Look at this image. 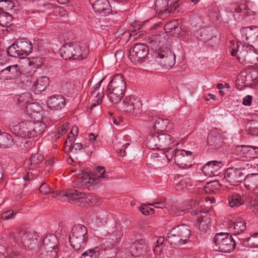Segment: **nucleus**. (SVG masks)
<instances>
[{
  "label": "nucleus",
  "mask_w": 258,
  "mask_h": 258,
  "mask_svg": "<svg viewBox=\"0 0 258 258\" xmlns=\"http://www.w3.org/2000/svg\"><path fill=\"white\" fill-rule=\"evenodd\" d=\"M165 35L164 33L152 36V43L153 44L157 45V47H160L165 42Z\"/></svg>",
  "instance_id": "nucleus-42"
},
{
  "label": "nucleus",
  "mask_w": 258,
  "mask_h": 258,
  "mask_svg": "<svg viewBox=\"0 0 258 258\" xmlns=\"http://www.w3.org/2000/svg\"><path fill=\"white\" fill-rule=\"evenodd\" d=\"M243 200H245V204H250V207L252 205L255 204L258 202L254 195H243Z\"/></svg>",
  "instance_id": "nucleus-47"
},
{
  "label": "nucleus",
  "mask_w": 258,
  "mask_h": 258,
  "mask_svg": "<svg viewBox=\"0 0 258 258\" xmlns=\"http://www.w3.org/2000/svg\"><path fill=\"white\" fill-rule=\"evenodd\" d=\"M149 206H150L149 204H143L141 205L140 210L143 214L145 215H148L155 213L154 209L153 208H150Z\"/></svg>",
  "instance_id": "nucleus-44"
},
{
  "label": "nucleus",
  "mask_w": 258,
  "mask_h": 258,
  "mask_svg": "<svg viewBox=\"0 0 258 258\" xmlns=\"http://www.w3.org/2000/svg\"><path fill=\"white\" fill-rule=\"evenodd\" d=\"M13 20L12 16L7 12L0 13V25L4 27L10 26Z\"/></svg>",
  "instance_id": "nucleus-38"
},
{
  "label": "nucleus",
  "mask_w": 258,
  "mask_h": 258,
  "mask_svg": "<svg viewBox=\"0 0 258 258\" xmlns=\"http://www.w3.org/2000/svg\"><path fill=\"white\" fill-rule=\"evenodd\" d=\"M104 79L100 80L95 86L91 89V94L93 97L96 98L95 102L92 103L91 107H94L100 104L104 96L103 88L100 89V86Z\"/></svg>",
  "instance_id": "nucleus-23"
},
{
  "label": "nucleus",
  "mask_w": 258,
  "mask_h": 258,
  "mask_svg": "<svg viewBox=\"0 0 258 258\" xmlns=\"http://www.w3.org/2000/svg\"><path fill=\"white\" fill-rule=\"evenodd\" d=\"M164 154L168 161L173 159L175 164L181 168H188L192 165V154L190 151L169 149L165 150Z\"/></svg>",
  "instance_id": "nucleus-2"
},
{
  "label": "nucleus",
  "mask_w": 258,
  "mask_h": 258,
  "mask_svg": "<svg viewBox=\"0 0 258 258\" xmlns=\"http://www.w3.org/2000/svg\"><path fill=\"white\" fill-rule=\"evenodd\" d=\"M229 205L231 208L238 207L245 204L243 195L234 194L228 198Z\"/></svg>",
  "instance_id": "nucleus-33"
},
{
  "label": "nucleus",
  "mask_w": 258,
  "mask_h": 258,
  "mask_svg": "<svg viewBox=\"0 0 258 258\" xmlns=\"http://www.w3.org/2000/svg\"><path fill=\"white\" fill-rule=\"evenodd\" d=\"M235 154L242 160H250L258 157V148L254 146L240 145L235 149Z\"/></svg>",
  "instance_id": "nucleus-9"
},
{
  "label": "nucleus",
  "mask_w": 258,
  "mask_h": 258,
  "mask_svg": "<svg viewBox=\"0 0 258 258\" xmlns=\"http://www.w3.org/2000/svg\"><path fill=\"white\" fill-rule=\"evenodd\" d=\"M149 205L153 206L155 208L162 209L165 207V204L164 202H155L153 203L149 204Z\"/></svg>",
  "instance_id": "nucleus-54"
},
{
  "label": "nucleus",
  "mask_w": 258,
  "mask_h": 258,
  "mask_svg": "<svg viewBox=\"0 0 258 258\" xmlns=\"http://www.w3.org/2000/svg\"><path fill=\"white\" fill-rule=\"evenodd\" d=\"M61 196L67 197L69 202L79 206H83L85 203L89 202L92 205L95 204L94 201L95 196L91 195L87 196L85 193L76 189L69 190L65 194L62 195Z\"/></svg>",
  "instance_id": "nucleus-8"
},
{
  "label": "nucleus",
  "mask_w": 258,
  "mask_h": 258,
  "mask_svg": "<svg viewBox=\"0 0 258 258\" xmlns=\"http://www.w3.org/2000/svg\"><path fill=\"white\" fill-rule=\"evenodd\" d=\"M81 258H100V252L97 247L87 250L81 256Z\"/></svg>",
  "instance_id": "nucleus-40"
},
{
  "label": "nucleus",
  "mask_w": 258,
  "mask_h": 258,
  "mask_svg": "<svg viewBox=\"0 0 258 258\" xmlns=\"http://www.w3.org/2000/svg\"><path fill=\"white\" fill-rule=\"evenodd\" d=\"M252 102V97L247 95L243 99V104L246 106H250Z\"/></svg>",
  "instance_id": "nucleus-53"
},
{
  "label": "nucleus",
  "mask_w": 258,
  "mask_h": 258,
  "mask_svg": "<svg viewBox=\"0 0 258 258\" xmlns=\"http://www.w3.org/2000/svg\"><path fill=\"white\" fill-rule=\"evenodd\" d=\"M241 39L247 43H253L258 46V27H244L240 30Z\"/></svg>",
  "instance_id": "nucleus-12"
},
{
  "label": "nucleus",
  "mask_w": 258,
  "mask_h": 258,
  "mask_svg": "<svg viewBox=\"0 0 258 258\" xmlns=\"http://www.w3.org/2000/svg\"><path fill=\"white\" fill-rule=\"evenodd\" d=\"M170 125L169 120L157 118L154 119L153 127L155 131L162 132L166 130Z\"/></svg>",
  "instance_id": "nucleus-35"
},
{
  "label": "nucleus",
  "mask_w": 258,
  "mask_h": 258,
  "mask_svg": "<svg viewBox=\"0 0 258 258\" xmlns=\"http://www.w3.org/2000/svg\"><path fill=\"white\" fill-rule=\"evenodd\" d=\"M149 51L147 45L140 43L135 45L132 50L129 51L130 59L134 62L139 61L141 59L146 57Z\"/></svg>",
  "instance_id": "nucleus-14"
},
{
  "label": "nucleus",
  "mask_w": 258,
  "mask_h": 258,
  "mask_svg": "<svg viewBox=\"0 0 258 258\" xmlns=\"http://www.w3.org/2000/svg\"><path fill=\"white\" fill-rule=\"evenodd\" d=\"M162 249V245L156 244V245L155 246V248L153 249V251L156 254H160L161 252Z\"/></svg>",
  "instance_id": "nucleus-58"
},
{
  "label": "nucleus",
  "mask_w": 258,
  "mask_h": 258,
  "mask_svg": "<svg viewBox=\"0 0 258 258\" xmlns=\"http://www.w3.org/2000/svg\"><path fill=\"white\" fill-rule=\"evenodd\" d=\"M128 137L122 136L121 134H118L116 137V139L114 142L115 146L117 149L120 151V155L121 156H124L126 154L125 149L127 146L130 145L129 143H125Z\"/></svg>",
  "instance_id": "nucleus-26"
},
{
  "label": "nucleus",
  "mask_w": 258,
  "mask_h": 258,
  "mask_svg": "<svg viewBox=\"0 0 258 258\" xmlns=\"http://www.w3.org/2000/svg\"><path fill=\"white\" fill-rule=\"evenodd\" d=\"M244 184L248 190L258 192V173H253L245 176Z\"/></svg>",
  "instance_id": "nucleus-21"
},
{
  "label": "nucleus",
  "mask_w": 258,
  "mask_h": 258,
  "mask_svg": "<svg viewBox=\"0 0 258 258\" xmlns=\"http://www.w3.org/2000/svg\"><path fill=\"white\" fill-rule=\"evenodd\" d=\"M70 236L88 238L87 229L84 225L81 224L77 225L72 228Z\"/></svg>",
  "instance_id": "nucleus-32"
},
{
  "label": "nucleus",
  "mask_w": 258,
  "mask_h": 258,
  "mask_svg": "<svg viewBox=\"0 0 258 258\" xmlns=\"http://www.w3.org/2000/svg\"><path fill=\"white\" fill-rule=\"evenodd\" d=\"M126 89V83L122 75H115L109 85L108 97L112 103L117 104L121 100Z\"/></svg>",
  "instance_id": "nucleus-3"
},
{
  "label": "nucleus",
  "mask_w": 258,
  "mask_h": 258,
  "mask_svg": "<svg viewBox=\"0 0 258 258\" xmlns=\"http://www.w3.org/2000/svg\"><path fill=\"white\" fill-rule=\"evenodd\" d=\"M200 203L199 200H194L190 202V208H197L198 207Z\"/></svg>",
  "instance_id": "nucleus-60"
},
{
  "label": "nucleus",
  "mask_w": 258,
  "mask_h": 258,
  "mask_svg": "<svg viewBox=\"0 0 258 258\" xmlns=\"http://www.w3.org/2000/svg\"><path fill=\"white\" fill-rule=\"evenodd\" d=\"M68 124L67 122L64 123L58 128L57 133L58 136L57 137V138H59L60 136L64 134L67 132L68 129Z\"/></svg>",
  "instance_id": "nucleus-52"
},
{
  "label": "nucleus",
  "mask_w": 258,
  "mask_h": 258,
  "mask_svg": "<svg viewBox=\"0 0 258 258\" xmlns=\"http://www.w3.org/2000/svg\"><path fill=\"white\" fill-rule=\"evenodd\" d=\"M16 213L12 210H9L4 212L1 215V218L3 220H8L12 219Z\"/></svg>",
  "instance_id": "nucleus-50"
},
{
  "label": "nucleus",
  "mask_w": 258,
  "mask_h": 258,
  "mask_svg": "<svg viewBox=\"0 0 258 258\" xmlns=\"http://www.w3.org/2000/svg\"><path fill=\"white\" fill-rule=\"evenodd\" d=\"M74 59L82 60L86 58L89 50L87 46L85 44L79 45L75 44Z\"/></svg>",
  "instance_id": "nucleus-29"
},
{
  "label": "nucleus",
  "mask_w": 258,
  "mask_h": 258,
  "mask_svg": "<svg viewBox=\"0 0 258 258\" xmlns=\"http://www.w3.org/2000/svg\"><path fill=\"white\" fill-rule=\"evenodd\" d=\"M214 241L217 251L223 253H230L235 247V242L232 236L228 233H219L216 234Z\"/></svg>",
  "instance_id": "nucleus-6"
},
{
  "label": "nucleus",
  "mask_w": 258,
  "mask_h": 258,
  "mask_svg": "<svg viewBox=\"0 0 258 258\" xmlns=\"http://www.w3.org/2000/svg\"><path fill=\"white\" fill-rule=\"evenodd\" d=\"M70 243L71 246L76 250L84 249L86 245L88 238L82 237H70Z\"/></svg>",
  "instance_id": "nucleus-28"
},
{
  "label": "nucleus",
  "mask_w": 258,
  "mask_h": 258,
  "mask_svg": "<svg viewBox=\"0 0 258 258\" xmlns=\"http://www.w3.org/2000/svg\"><path fill=\"white\" fill-rule=\"evenodd\" d=\"M23 140L22 142H20L19 146L20 147L23 149L25 150L29 148H31L34 144V142L33 140H28L26 138Z\"/></svg>",
  "instance_id": "nucleus-45"
},
{
  "label": "nucleus",
  "mask_w": 258,
  "mask_h": 258,
  "mask_svg": "<svg viewBox=\"0 0 258 258\" xmlns=\"http://www.w3.org/2000/svg\"><path fill=\"white\" fill-rule=\"evenodd\" d=\"M89 3L96 13L105 15L111 13V6L107 0H89Z\"/></svg>",
  "instance_id": "nucleus-15"
},
{
  "label": "nucleus",
  "mask_w": 258,
  "mask_h": 258,
  "mask_svg": "<svg viewBox=\"0 0 258 258\" xmlns=\"http://www.w3.org/2000/svg\"><path fill=\"white\" fill-rule=\"evenodd\" d=\"M97 136L95 135L93 133L90 134L88 136L89 140L91 143H94L96 141Z\"/></svg>",
  "instance_id": "nucleus-61"
},
{
  "label": "nucleus",
  "mask_w": 258,
  "mask_h": 258,
  "mask_svg": "<svg viewBox=\"0 0 258 258\" xmlns=\"http://www.w3.org/2000/svg\"><path fill=\"white\" fill-rule=\"evenodd\" d=\"M30 119L25 118L20 122H12L9 124L11 132L22 138H35L41 135L46 128L45 124L40 121L32 120V114H28Z\"/></svg>",
  "instance_id": "nucleus-1"
},
{
  "label": "nucleus",
  "mask_w": 258,
  "mask_h": 258,
  "mask_svg": "<svg viewBox=\"0 0 258 258\" xmlns=\"http://www.w3.org/2000/svg\"><path fill=\"white\" fill-rule=\"evenodd\" d=\"M75 44H72L68 43L65 44L59 49L60 56L66 60L69 59H74V51H75Z\"/></svg>",
  "instance_id": "nucleus-27"
},
{
  "label": "nucleus",
  "mask_w": 258,
  "mask_h": 258,
  "mask_svg": "<svg viewBox=\"0 0 258 258\" xmlns=\"http://www.w3.org/2000/svg\"><path fill=\"white\" fill-rule=\"evenodd\" d=\"M42 252L40 254V258H57V250H43L41 249Z\"/></svg>",
  "instance_id": "nucleus-43"
},
{
  "label": "nucleus",
  "mask_w": 258,
  "mask_h": 258,
  "mask_svg": "<svg viewBox=\"0 0 258 258\" xmlns=\"http://www.w3.org/2000/svg\"><path fill=\"white\" fill-rule=\"evenodd\" d=\"M39 190L40 192L43 195L48 194L53 191V189L51 188L50 185L45 182H43L41 184Z\"/></svg>",
  "instance_id": "nucleus-48"
},
{
  "label": "nucleus",
  "mask_w": 258,
  "mask_h": 258,
  "mask_svg": "<svg viewBox=\"0 0 258 258\" xmlns=\"http://www.w3.org/2000/svg\"><path fill=\"white\" fill-rule=\"evenodd\" d=\"M43 160V157L41 154L37 153L34 154L27 162V164L28 165V168L30 170L34 169L36 168L37 165L40 163Z\"/></svg>",
  "instance_id": "nucleus-36"
},
{
  "label": "nucleus",
  "mask_w": 258,
  "mask_h": 258,
  "mask_svg": "<svg viewBox=\"0 0 258 258\" xmlns=\"http://www.w3.org/2000/svg\"><path fill=\"white\" fill-rule=\"evenodd\" d=\"M47 107L53 110H60L66 105L64 97L60 94H55L48 97Z\"/></svg>",
  "instance_id": "nucleus-16"
},
{
  "label": "nucleus",
  "mask_w": 258,
  "mask_h": 258,
  "mask_svg": "<svg viewBox=\"0 0 258 258\" xmlns=\"http://www.w3.org/2000/svg\"><path fill=\"white\" fill-rule=\"evenodd\" d=\"M154 57L163 67L169 68L175 63V55L168 48L155 53Z\"/></svg>",
  "instance_id": "nucleus-11"
},
{
  "label": "nucleus",
  "mask_w": 258,
  "mask_h": 258,
  "mask_svg": "<svg viewBox=\"0 0 258 258\" xmlns=\"http://www.w3.org/2000/svg\"><path fill=\"white\" fill-rule=\"evenodd\" d=\"M228 228L233 234H240L246 230V222L241 218L233 219L230 221Z\"/></svg>",
  "instance_id": "nucleus-18"
},
{
  "label": "nucleus",
  "mask_w": 258,
  "mask_h": 258,
  "mask_svg": "<svg viewBox=\"0 0 258 258\" xmlns=\"http://www.w3.org/2000/svg\"><path fill=\"white\" fill-rule=\"evenodd\" d=\"M199 229L202 231L206 230L210 223V220L208 216H201L198 219Z\"/></svg>",
  "instance_id": "nucleus-41"
},
{
  "label": "nucleus",
  "mask_w": 258,
  "mask_h": 258,
  "mask_svg": "<svg viewBox=\"0 0 258 258\" xmlns=\"http://www.w3.org/2000/svg\"><path fill=\"white\" fill-rule=\"evenodd\" d=\"M159 139L158 135L150 136L147 139V146L151 149L154 150L158 149L161 150V147H159Z\"/></svg>",
  "instance_id": "nucleus-39"
},
{
  "label": "nucleus",
  "mask_w": 258,
  "mask_h": 258,
  "mask_svg": "<svg viewBox=\"0 0 258 258\" xmlns=\"http://www.w3.org/2000/svg\"><path fill=\"white\" fill-rule=\"evenodd\" d=\"M33 49V45L31 42L26 39L21 38L17 40L8 48V54L12 57H18L27 56L30 54Z\"/></svg>",
  "instance_id": "nucleus-5"
},
{
  "label": "nucleus",
  "mask_w": 258,
  "mask_h": 258,
  "mask_svg": "<svg viewBox=\"0 0 258 258\" xmlns=\"http://www.w3.org/2000/svg\"><path fill=\"white\" fill-rule=\"evenodd\" d=\"M102 179H108L107 175H105V170L103 167L98 166L96 167L94 175L89 178L88 182L85 181L84 184L88 183H97L101 181Z\"/></svg>",
  "instance_id": "nucleus-25"
},
{
  "label": "nucleus",
  "mask_w": 258,
  "mask_h": 258,
  "mask_svg": "<svg viewBox=\"0 0 258 258\" xmlns=\"http://www.w3.org/2000/svg\"><path fill=\"white\" fill-rule=\"evenodd\" d=\"M150 250L148 242L145 239H140L133 242L130 247L131 254L135 257L144 256Z\"/></svg>",
  "instance_id": "nucleus-13"
},
{
  "label": "nucleus",
  "mask_w": 258,
  "mask_h": 258,
  "mask_svg": "<svg viewBox=\"0 0 258 258\" xmlns=\"http://www.w3.org/2000/svg\"><path fill=\"white\" fill-rule=\"evenodd\" d=\"M75 138V136H73V135L70 133L68 135L67 140L66 141V143H70V145H72V143L74 141Z\"/></svg>",
  "instance_id": "nucleus-62"
},
{
  "label": "nucleus",
  "mask_w": 258,
  "mask_h": 258,
  "mask_svg": "<svg viewBox=\"0 0 258 258\" xmlns=\"http://www.w3.org/2000/svg\"><path fill=\"white\" fill-rule=\"evenodd\" d=\"M191 185V179L185 177L176 183L175 188L179 191H184Z\"/></svg>",
  "instance_id": "nucleus-37"
},
{
  "label": "nucleus",
  "mask_w": 258,
  "mask_h": 258,
  "mask_svg": "<svg viewBox=\"0 0 258 258\" xmlns=\"http://www.w3.org/2000/svg\"><path fill=\"white\" fill-rule=\"evenodd\" d=\"M220 168V163L216 161H212L208 162L203 167L202 172L207 177H213L219 174Z\"/></svg>",
  "instance_id": "nucleus-19"
},
{
  "label": "nucleus",
  "mask_w": 258,
  "mask_h": 258,
  "mask_svg": "<svg viewBox=\"0 0 258 258\" xmlns=\"http://www.w3.org/2000/svg\"><path fill=\"white\" fill-rule=\"evenodd\" d=\"M178 27V23L176 20L171 21L166 23L164 26L165 30L167 32L177 29Z\"/></svg>",
  "instance_id": "nucleus-49"
},
{
  "label": "nucleus",
  "mask_w": 258,
  "mask_h": 258,
  "mask_svg": "<svg viewBox=\"0 0 258 258\" xmlns=\"http://www.w3.org/2000/svg\"><path fill=\"white\" fill-rule=\"evenodd\" d=\"M250 209L255 213L258 214V202L255 204H253L250 207Z\"/></svg>",
  "instance_id": "nucleus-64"
},
{
  "label": "nucleus",
  "mask_w": 258,
  "mask_h": 258,
  "mask_svg": "<svg viewBox=\"0 0 258 258\" xmlns=\"http://www.w3.org/2000/svg\"><path fill=\"white\" fill-rule=\"evenodd\" d=\"M18 67L17 64H14V65H10L6 68L5 70L8 71L9 72H11V70L12 73H14L17 71V68Z\"/></svg>",
  "instance_id": "nucleus-55"
},
{
  "label": "nucleus",
  "mask_w": 258,
  "mask_h": 258,
  "mask_svg": "<svg viewBox=\"0 0 258 258\" xmlns=\"http://www.w3.org/2000/svg\"><path fill=\"white\" fill-rule=\"evenodd\" d=\"M0 3L6 10H12L15 6L14 3L10 0H2Z\"/></svg>",
  "instance_id": "nucleus-51"
},
{
  "label": "nucleus",
  "mask_w": 258,
  "mask_h": 258,
  "mask_svg": "<svg viewBox=\"0 0 258 258\" xmlns=\"http://www.w3.org/2000/svg\"><path fill=\"white\" fill-rule=\"evenodd\" d=\"M101 215L97 216L96 219L97 220H99V223H100L101 224H103L106 222V219L105 217V213H104V215L103 217L101 218Z\"/></svg>",
  "instance_id": "nucleus-63"
},
{
  "label": "nucleus",
  "mask_w": 258,
  "mask_h": 258,
  "mask_svg": "<svg viewBox=\"0 0 258 258\" xmlns=\"http://www.w3.org/2000/svg\"><path fill=\"white\" fill-rule=\"evenodd\" d=\"M111 234L115 237V240H114L112 238V240L113 241V242H111V239L109 238L106 241V244L109 248H112L116 244L117 240L122 235V231L121 228L119 226L115 225L113 228V230L111 231Z\"/></svg>",
  "instance_id": "nucleus-31"
},
{
  "label": "nucleus",
  "mask_w": 258,
  "mask_h": 258,
  "mask_svg": "<svg viewBox=\"0 0 258 258\" xmlns=\"http://www.w3.org/2000/svg\"><path fill=\"white\" fill-rule=\"evenodd\" d=\"M167 5V0H157L155 4L156 12L160 16L164 14L175 12L177 6L170 5V7L169 8Z\"/></svg>",
  "instance_id": "nucleus-17"
},
{
  "label": "nucleus",
  "mask_w": 258,
  "mask_h": 258,
  "mask_svg": "<svg viewBox=\"0 0 258 258\" xmlns=\"http://www.w3.org/2000/svg\"><path fill=\"white\" fill-rule=\"evenodd\" d=\"M58 240L54 234H48L45 236L43 240L41 249L47 250H58Z\"/></svg>",
  "instance_id": "nucleus-20"
},
{
  "label": "nucleus",
  "mask_w": 258,
  "mask_h": 258,
  "mask_svg": "<svg viewBox=\"0 0 258 258\" xmlns=\"http://www.w3.org/2000/svg\"><path fill=\"white\" fill-rule=\"evenodd\" d=\"M190 235V230L187 225H178L167 233V240L171 244L181 245L187 243Z\"/></svg>",
  "instance_id": "nucleus-4"
},
{
  "label": "nucleus",
  "mask_w": 258,
  "mask_h": 258,
  "mask_svg": "<svg viewBox=\"0 0 258 258\" xmlns=\"http://www.w3.org/2000/svg\"><path fill=\"white\" fill-rule=\"evenodd\" d=\"M14 145L13 137L8 133L1 132L0 134V148H10Z\"/></svg>",
  "instance_id": "nucleus-30"
},
{
  "label": "nucleus",
  "mask_w": 258,
  "mask_h": 258,
  "mask_svg": "<svg viewBox=\"0 0 258 258\" xmlns=\"http://www.w3.org/2000/svg\"><path fill=\"white\" fill-rule=\"evenodd\" d=\"M8 62L7 59L5 55L0 54V65H4Z\"/></svg>",
  "instance_id": "nucleus-59"
},
{
  "label": "nucleus",
  "mask_w": 258,
  "mask_h": 258,
  "mask_svg": "<svg viewBox=\"0 0 258 258\" xmlns=\"http://www.w3.org/2000/svg\"><path fill=\"white\" fill-rule=\"evenodd\" d=\"M231 51V53L232 56H235L237 54V53L240 51L239 50V45L238 43H237L236 47L232 48Z\"/></svg>",
  "instance_id": "nucleus-57"
},
{
  "label": "nucleus",
  "mask_w": 258,
  "mask_h": 258,
  "mask_svg": "<svg viewBox=\"0 0 258 258\" xmlns=\"http://www.w3.org/2000/svg\"><path fill=\"white\" fill-rule=\"evenodd\" d=\"M49 85V78L46 76L39 77L34 82L32 89L36 94H40Z\"/></svg>",
  "instance_id": "nucleus-24"
},
{
  "label": "nucleus",
  "mask_w": 258,
  "mask_h": 258,
  "mask_svg": "<svg viewBox=\"0 0 258 258\" xmlns=\"http://www.w3.org/2000/svg\"><path fill=\"white\" fill-rule=\"evenodd\" d=\"M248 244L251 247H258V233L253 234L247 240Z\"/></svg>",
  "instance_id": "nucleus-46"
},
{
  "label": "nucleus",
  "mask_w": 258,
  "mask_h": 258,
  "mask_svg": "<svg viewBox=\"0 0 258 258\" xmlns=\"http://www.w3.org/2000/svg\"><path fill=\"white\" fill-rule=\"evenodd\" d=\"M117 104L124 111L130 114L140 113L142 109V103L139 99L133 95H130L121 98V100Z\"/></svg>",
  "instance_id": "nucleus-7"
},
{
  "label": "nucleus",
  "mask_w": 258,
  "mask_h": 258,
  "mask_svg": "<svg viewBox=\"0 0 258 258\" xmlns=\"http://www.w3.org/2000/svg\"><path fill=\"white\" fill-rule=\"evenodd\" d=\"M17 101L20 103H23V105L29 103L28 105L26 106V112L25 114L26 115H28V112H29V109H30L31 108H32L33 106L34 105L33 104H31L30 102L31 101V95L30 93L28 92H25L23 93L22 94L20 95L18 98L17 99Z\"/></svg>",
  "instance_id": "nucleus-34"
},
{
  "label": "nucleus",
  "mask_w": 258,
  "mask_h": 258,
  "mask_svg": "<svg viewBox=\"0 0 258 258\" xmlns=\"http://www.w3.org/2000/svg\"><path fill=\"white\" fill-rule=\"evenodd\" d=\"M159 139V147L161 150L173 149L175 145L177 143H174V139L170 135L167 134H161L158 135Z\"/></svg>",
  "instance_id": "nucleus-22"
},
{
  "label": "nucleus",
  "mask_w": 258,
  "mask_h": 258,
  "mask_svg": "<svg viewBox=\"0 0 258 258\" xmlns=\"http://www.w3.org/2000/svg\"><path fill=\"white\" fill-rule=\"evenodd\" d=\"M241 168H229L224 173L226 182L232 185H237L244 180Z\"/></svg>",
  "instance_id": "nucleus-10"
},
{
  "label": "nucleus",
  "mask_w": 258,
  "mask_h": 258,
  "mask_svg": "<svg viewBox=\"0 0 258 258\" xmlns=\"http://www.w3.org/2000/svg\"><path fill=\"white\" fill-rule=\"evenodd\" d=\"M83 147V145L81 143H76L72 147V151H78L80 150Z\"/></svg>",
  "instance_id": "nucleus-56"
}]
</instances>
